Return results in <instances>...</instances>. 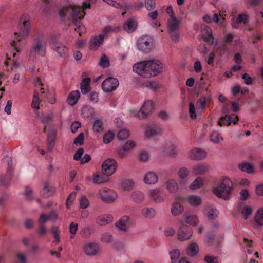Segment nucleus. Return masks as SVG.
I'll list each match as a JSON object with an SVG mask.
<instances>
[{
  "instance_id": "f257e3e1",
  "label": "nucleus",
  "mask_w": 263,
  "mask_h": 263,
  "mask_svg": "<svg viewBox=\"0 0 263 263\" xmlns=\"http://www.w3.org/2000/svg\"><path fill=\"white\" fill-rule=\"evenodd\" d=\"M90 7V4L87 3H84L82 8L71 5L64 7L59 11V16L63 21L71 22L70 28L77 33H84L85 27L81 24L80 21L85 14L84 10Z\"/></svg>"
},
{
  "instance_id": "f03ea898",
  "label": "nucleus",
  "mask_w": 263,
  "mask_h": 263,
  "mask_svg": "<svg viewBox=\"0 0 263 263\" xmlns=\"http://www.w3.org/2000/svg\"><path fill=\"white\" fill-rule=\"evenodd\" d=\"M233 189L232 182L229 178L224 177L214 187L213 192L217 197L226 200L230 199Z\"/></svg>"
},
{
  "instance_id": "7ed1b4c3",
  "label": "nucleus",
  "mask_w": 263,
  "mask_h": 263,
  "mask_svg": "<svg viewBox=\"0 0 263 263\" xmlns=\"http://www.w3.org/2000/svg\"><path fill=\"white\" fill-rule=\"evenodd\" d=\"M31 53H35L41 57H44L46 54V43L42 38L35 36L34 42L30 49Z\"/></svg>"
},
{
  "instance_id": "20e7f679",
  "label": "nucleus",
  "mask_w": 263,
  "mask_h": 263,
  "mask_svg": "<svg viewBox=\"0 0 263 263\" xmlns=\"http://www.w3.org/2000/svg\"><path fill=\"white\" fill-rule=\"evenodd\" d=\"M154 44L153 38L147 34H144L138 39L137 46L140 50L147 53L152 48Z\"/></svg>"
},
{
  "instance_id": "39448f33",
  "label": "nucleus",
  "mask_w": 263,
  "mask_h": 263,
  "mask_svg": "<svg viewBox=\"0 0 263 263\" xmlns=\"http://www.w3.org/2000/svg\"><path fill=\"white\" fill-rule=\"evenodd\" d=\"M49 44L50 47L55 50L61 57L66 55L68 49L62 43L59 41L55 34L51 35L49 38Z\"/></svg>"
},
{
  "instance_id": "423d86ee",
  "label": "nucleus",
  "mask_w": 263,
  "mask_h": 263,
  "mask_svg": "<svg viewBox=\"0 0 263 263\" xmlns=\"http://www.w3.org/2000/svg\"><path fill=\"white\" fill-rule=\"evenodd\" d=\"M149 78L154 77L162 72V63L158 60H151L146 61Z\"/></svg>"
},
{
  "instance_id": "0eeeda50",
  "label": "nucleus",
  "mask_w": 263,
  "mask_h": 263,
  "mask_svg": "<svg viewBox=\"0 0 263 263\" xmlns=\"http://www.w3.org/2000/svg\"><path fill=\"white\" fill-rule=\"evenodd\" d=\"M117 167L116 161L112 158L105 160L102 165V173L107 176L112 175Z\"/></svg>"
},
{
  "instance_id": "6e6552de",
  "label": "nucleus",
  "mask_w": 263,
  "mask_h": 263,
  "mask_svg": "<svg viewBox=\"0 0 263 263\" xmlns=\"http://www.w3.org/2000/svg\"><path fill=\"white\" fill-rule=\"evenodd\" d=\"M119 85V82L117 79L114 77H109L103 81L101 87L104 92H110L115 90Z\"/></svg>"
},
{
  "instance_id": "1a4fd4ad",
  "label": "nucleus",
  "mask_w": 263,
  "mask_h": 263,
  "mask_svg": "<svg viewBox=\"0 0 263 263\" xmlns=\"http://www.w3.org/2000/svg\"><path fill=\"white\" fill-rule=\"evenodd\" d=\"M154 110V106L151 101L144 102L141 110L138 112L137 117L139 119H144L148 117Z\"/></svg>"
},
{
  "instance_id": "9d476101",
  "label": "nucleus",
  "mask_w": 263,
  "mask_h": 263,
  "mask_svg": "<svg viewBox=\"0 0 263 263\" xmlns=\"http://www.w3.org/2000/svg\"><path fill=\"white\" fill-rule=\"evenodd\" d=\"M99 194L102 200L107 203L114 202L117 197V194L115 191L107 188L100 190Z\"/></svg>"
},
{
  "instance_id": "9b49d317",
  "label": "nucleus",
  "mask_w": 263,
  "mask_h": 263,
  "mask_svg": "<svg viewBox=\"0 0 263 263\" xmlns=\"http://www.w3.org/2000/svg\"><path fill=\"white\" fill-rule=\"evenodd\" d=\"M18 28L23 33H29L31 28V21L29 15L24 13L20 17Z\"/></svg>"
},
{
  "instance_id": "f8f14e48",
  "label": "nucleus",
  "mask_w": 263,
  "mask_h": 263,
  "mask_svg": "<svg viewBox=\"0 0 263 263\" xmlns=\"http://www.w3.org/2000/svg\"><path fill=\"white\" fill-rule=\"evenodd\" d=\"M133 70L142 77L145 78H149L148 76H147L148 72L147 70L146 61L140 62L135 64L133 66Z\"/></svg>"
},
{
  "instance_id": "ddd939ff",
  "label": "nucleus",
  "mask_w": 263,
  "mask_h": 263,
  "mask_svg": "<svg viewBox=\"0 0 263 263\" xmlns=\"http://www.w3.org/2000/svg\"><path fill=\"white\" fill-rule=\"evenodd\" d=\"M192 235V229L187 225H182L178 230V238L180 241H184L189 239Z\"/></svg>"
},
{
  "instance_id": "4468645a",
  "label": "nucleus",
  "mask_w": 263,
  "mask_h": 263,
  "mask_svg": "<svg viewBox=\"0 0 263 263\" xmlns=\"http://www.w3.org/2000/svg\"><path fill=\"white\" fill-rule=\"evenodd\" d=\"M182 22V18H177L175 15H172L167 21V27L172 32L178 31Z\"/></svg>"
},
{
  "instance_id": "2eb2a0df",
  "label": "nucleus",
  "mask_w": 263,
  "mask_h": 263,
  "mask_svg": "<svg viewBox=\"0 0 263 263\" xmlns=\"http://www.w3.org/2000/svg\"><path fill=\"white\" fill-rule=\"evenodd\" d=\"M206 153L201 149L195 148L190 152V157L192 160H200L205 158Z\"/></svg>"
},
{
  "instance_id": "dca6fc26",
  "label": "nucleus",
  "mask_w": 263,
  "mask_h": 263,
  "mask_svg": "<svg viewBox=\"0 0 263 263\" xmlns=\"http://www.w3.org/2000/svg\"><path fill=\"white\" fill-rule=\"evenodd\" d=\"M161 132V128L156 125H151L147 126L145 135L147 138H151L157 136Z\"/></svg>"
},
{
  "instance_id": "f3484780",
  "label": "nucleus",
  "mask_w": 263,
  "mask_h": 263,
  "mask_svg": "<svg viewBox=\"0 0 263 263\" xmlns=\"http://www.w3.org/2000/svg\"><path fill=\"white\" fill-rule=\"evenodd\" d=\"M138 25L137 21L133 18L126 20L123 25V29L125 31L134 32L136 30Z\"/></svg>"
},
{
  "instance_id": "a211bd4d",
  "label": "nucleus",
  "mask_w": 263,
  "mask_h": 263,
  "mask_svg": "<svg viewBox=\"0 0 263 263\" xmlns=\"http://www.w3.org/2000/svg\"><path fill=\"white\" fill-rule=\"evenodd\" d=\"M104 40V35L100 34L99 36H94L90 41V48L91 50H96L98 47L102 44Z\"/></svg>"
},
{
  "instance_id": "6ab92c4d",
  "label": "nucleus",
  "mask_w": 263,
  "mask_h": 263,
  "mask_svg": "<svg viewBox=\"0 0 263 263\" xmlns=\"http://www.w3.org/2000/svg\"><path fill=\"white\" fill-rule=\"evenodd\" d=\"M80 97L79 90L72 91L68 95L66 102L70 106L74 105L78 101Z\"/></svg>"
},
{
  "instance_id": "aec40b11",
  "label": "nucleus",
  "mask_w": 263,
  "mask_h": 263,
  "mask_svg": "<svg viewBox=\"0 0 263 263\" xmlns=\"http://www.w3.org/2000/svg\"><path fill=\"white\" fill-rule=\"evenodd\" d=\"M55 192L54 187L50 185L48 182H45L42 190V195L45 198H48L53 195Z\"/></svg>"
},
{
  "instance_id": "412c9836",
  "label": "nucleus",
  "mask_w": 263,
  "mask_h": 263,
  "mask_svg": "<svg viewBox=\"0 0 263 263\" xmlns=\"http://www.w3.org/2000/svg\"><path fill=\"white\" fill-rule=\"evenodd\" d=\"M57 133L55 131L49 132L47 135V145L48 151H51L55 145Z\"/></svg>"
},
{
  "instance_id": "4be33fe9",
  "label": "nucleus",
  "mask_w": 263,
  "mask_h": 263,
  "mask_svg": "<svg viewBox=\"0 0 263 263\" xmlns=\"http://www.w3.org/2000/svg\"><path fill=\"white\" fill-rule=\"evenodd\" d=\"M113 216L110 214L103 215L97 217L96 222L100 226H104L111 222Z\"/></svg>"
},
{
  "instance_id": "5701e85b",
  "label": "nucleus",
  "mask_w": 263,
  "mask_h": 263,
  "mask_svg": "<svg viewBox=\"0 0 263 263\" xmlns=\"http://www.w3.org/2000/svg\"><path fill=\"white\" fill-rule=\"evenodd\" d=\"M129 217L127 216L122 217L117 222L115 226L119 230L123 231H126L128 228Z\"/></svg>"
},
{
  "instance_id": "b1692460",
  "label": "nucleus",
  "mask_w": 263,
  "mask_h": 263,
  "mask_svg": "<svg viewBox=\"0 0 263 263\" xmlns=\"http://www.w3.org/2000/svg\"><path fill=\"white\" fill-rule=\"evenodd\" d=\"M98 247L96 243H90L83 248V251L87 255H95L98 251Z\"/></svg>"
},
{
  "instance_id": "393cba45",
  "label": "nucleus",
  "mask_w": 263,
  "mask_h": 263,
  "mask_svg": "<svg viewBox=\"0 0 263 263\" xmlns=\"http://www.w3.org/2000/svg\"><path fill=\"white\" fill-rule=\"evenodd\" d=\"M184 211L183 205L179 202H173L171 206V213L174 216L181 214Z\"/></svg>"
},
{
  "instance_id": "a878e982",
  "label": "nucleus",
  "mask_w": 263,
  "mask_h": 263,
  "mask_svg": "<svg viewBox=\"0 0 263 263\" xmlns=\"http://www.w3.org/2000/svg\"><path fill=\"white\" fill-rule=\"evenodd\" d=\"M13 169L11 166H9L6 176L0 177V184L2 185H8L11 179L13 174Z\"/></svg>"
},
{
  "instance_id": "bb28decb",
  "label": "nucleus",
  "mask_w": 263,
  "mask_h": 263,
  "mask_svg": "<svg viewBox=\"0 0 263 263\" xmlns=\"http://www.w3.org/2000/svg\"><path fill=\"white\" fill-rule=\"evenodd\" d=\"M91 79L89 77L83 79L80 84V88L81 92L83 94H86L89 92L91 90L90 86Z\"/></svg>"
},
{
  "instance_id": "cd10ccee",
  "label": "nucleus",
  "mask_w": 263,
  "mask_h": 263,
  "mask_svg": "<svg viewBox=\"0 0 263 263\" xmlns=\"http://www.w3.org/2000/svg\"><path fill=\"white\" fill-rule=\"evenodd\" d=\"M149 197L156 202H161L164 201V198L161 195L159 189H158L150 190Z\"/></svg>"
},
{
  "instance_id": "c85d7f7f",
  "label": "nucleus",
  "mask_w": 263,
  "mask_h": 263,
  "mask_svg": "<svg viewBox=\"0 0 263 263\" xmlns=\"http://www.w3.org/2000/svg\"><path fill=\"white\" fill-rule=\"evenodd\" d=\"M158 176L156 173L149 172L146 173L144 176V180L145 183L148 184H152L158 181Z\"/></svg>"
},
{
  "instance_id": "c756f323",
  "label": "nucleus",
  "mask_w": 263,
  "mask_h": 263,
  "mask_svg": "<svg viewBox=\"0 0 263 263\" xmlns=\"http://www.w3.org/2000/svg\"><path fill=\"white\" fill-rule=\"evenodd\" d=\"M189 204L193 206H197L201 204L202 200L200 197L198 196H189L185 199Z\"/></svg>"
},
{
  "instance_id": "7c9ffc66",
  "label": "nucleus",
  "mask_w": 263,
  "mask_h": 263,
  "mask_svg": "<svg viewBox=\"0 0 263 263\" xmlns=\"http://www.w3.org/2000/svg\"><path fill=\"white\" fill-rule=\"evenodd\" d=\"M167 190L171 193H175L178 190V186L177 182L174 179L168 180L165 183Z\"/></svg>"
},
{
  "instance_id": "2f4dec72",
  "label": "nucleus",
  "mask_w": 263,
  "mask_h": 263,
  "mask_svg": "<svg viewBox=\"0 0 263 263\" xmlns=\"http://www.w3.org/2000/svg\"><path fill=\"white\" fill-rule=\"evenodd\" d=\"M254 220L257 224L254 227L263 226V208L257 210L254 216Z\"/></svg>"
},
{
  "instance_id": "473e14b6",
  "label": "nucleus",
  "mask_w": 263,
  "mask_h": 263,
  "mask_svg": "<svg viewBox=\"0 0 263 263\" xmlns=\"http://www.w3.org/2000/svg\"><path fill=\"white\" fill-rule=\"evenodd\" d=\"M199 248L196 243H192L186 248V253L190 256H195L198 253Z\"/></svg>"
},
{
  "instance_id": "72a5a7b5",
  "label": "nucleus",
  "mask_w": 263,
  "mask_h": 263,
  "mask_svg": "<svg viewBox=\"0 0 263 263\" xmlns=\"http://www.w3.org/2000/svg\"><path fill=\"white\" fill-rule=\"evenodd\" d=\"M209 167L204 164L196 165L193 170V173L195 175H202L208 172Z\"/></svg>"
},
{
  "instance_id": "f704fd0d",
  "label": "nucleus",
  "mask_w": 263,
  "mask_h": 263,
  "mask_svg": "<svg viewBox=\"0 0 263 263\" xmlns=\"http://www.w3.org/2000/svg\"><path fill=\"white\" fill-rule=\"evenodd\" d=\"M238 168L242 172H247V173H252L254 172V166L252 164L247 163L243 162L238 165Z\"/></svg>"
},
{
  "instance_id": "c9c22d12",
  "label": "nucleus",
  "mask_w": 263,
  "mask_h": 263,
  "mask_svg": "<svg viewBox=\"0 0 263 263\" xmlns=\"http://www.w3.org/2000/svg\"><path fill=\"white\" fill-rule=\"evenodd\" d=\"M194 28L197 31H199L201 33H212V29L206 24H201L200 25L196 24Z\"/></svg>"
},
{
  "instance_id": "e433bc0d",
  "label": "nucleus",
  "mask_w": 263,
  "mask_h": 263,
  "mask_svg": "<svg viewBox=\"0 0 263 263\" xmlns=\"http://www.w3.org/2000/svg\"><path fill=\"white\" fill-rule=\"evenodd\" d=\"M51 9L50 0H42V5L41 7L42 12L45 15H48Z\"/></svg>"
},
{
  "instance_id": "4c0bfd02",
  "label": "nucleus",
  "mask_w": 263,
  "mask_h": 263,
  "mask_svg": "<svg viewBox=\"0 0 263 263\" xmlns=\"http://www.w3.org/2000/svg\"><path fill=\"white\" fill-rule=\"evenodd\" d=\"M131 198L136 203H140L144 200V196L141 192L135 191L132 193Z\"/></svg>"
},
{
  "instance_id": "58836bf2",
  "label": "nucleus",
  "mask_w": 263,
  "mask_h": 263,
  "mask_svg": "<svg viewBox=\"0 0 263 263\" xmlns=\"http://www.w3.org/2000/svg\"><path fill=\"white\" fill-rule=\"evenodd\" d=\"M231 118L230 116H228L226 115L224 117H221L218 122V124L219 126H229L232 122Z\"/></svg>"
},
{
  "instance_id": "ea45409f",
  "label": "nucleus",
  "mask_w": 263,
  "mask_h": 263,
  "mask_svg": "<svg viewBox=\"0 0 263 263\" xmlns=\"http://www.w3.org/2000/svg\"><path fill=\"white\" fill-rule=\"evenodd\" d=\"M99 65L103 68L108 67L110 66L109 59L105 54H103L101 57Z\"/></svg>"
},
{
  "instance_id": "a19ab883",
  "label": "nucleus",
  "mask_w": 263,
  "mask_h": 263,
  "mask_svg": "<svg viewBox=\"0 0 263 263\" xmlns=\"http://www.w3.org/2000/svg\"><path fill=\"white\" fill-rule=\"evenodd\" d=\"M142 215L146 217H153L156 214L155 209L153 208H146L142 210Z\"/></svg>"
},
{
  "instance_id": "79ce46f5",
  "label": "nucleus",
  "mask_w": 263,
  "mask_h": 263,
  "mask_svg": "<svg viewBox=\"0 0 263 263\" xmlns=\"http://www.w3.org/2000/svg\"><path fill=\"white\" fill-rule=\"evenodd\" d=\"M249 16L247 14L242 13L238 15V17L235 21L237 24H246L248 23Z\"/></svg>"
},
{
  "instance_id": "37998d69",
  "label": "nucleus",
  "mask_w": 263,
  "mask_h": 263,
  "mask_svg": "<svg viewBox=\"0 0 263 263\" xmlns=\"http://www.w3.org/2000/svg\"><path fill=\"white\" fill-rule=\"evenodd\" d=\"M185 221L186 223L193 226H196L199 222L197 217L195 215H190L187 216L185 219Z\"/></svg>"
},
{
  "instance_id": "c03bdc74",
  "label": "nucleus",
  "mask_w": 263,
  "mask_h": 263,
  "mask_svg": "<svg viewBox=\"0 0 263 263\" xmlns=\"http://www.w3.org/2000/svg\"><path fill=\"white\" fill-rule=\"evenodd\" d=\"M203 185V180L201 179V178H197L195 180V181L190 184V188L192 190H196L199 189Z\"/></svg>"
},
{
  "instance_id": "a18cd8bd",
  "label": "nucleus",
  "mask_w": 263,
  "mask_h": 263,
  "mask_svg": "<svg viewBox=\"0 0 263 263\" xmlns=\"http://www.w3.org/2000/svg\"><path fill=\"white\" fill-rule=\"evenodd\" d=\"M180 251L178 249H174L170 252V257L172 263L176 262L180 257Z\"/></svg>"
},
{
  "instance_id": "49530a36",
  "label": "nucleus",
  "mask_w": 263,
  "mask_h": 263,
  "mask_svg": "<svg viewBox=\"0 0 263 263\" xmlns=\"http://www.w3.org/2000/svg\"><path fill=\"white\" fill-rule=\"evenodd\" d=\"M129 136V131L125 129H121L117 134V138L120 140H124Z\"/></svg>"
},
{
  "instance_id": "de8ad7c7",
  "label": "nucleus",
  "mask_w": 263,
  "mask_h": 263,
  "mask_svg": "<svg viewBox=\"0 0 263 263\" xmlns=\"http://www.w3.org/2000/svg\"><path fill=\"white\" fill-rule=\"evenodd\" d=\"M93 129L97 133L101 132L103 130V122L100 119L96 120L93 123Z\"/></svg>"
},
{
  "instance_id": "09e8293b",
  "label": "nucleus",
  "mask_w": 263,
  "mask_h": 263,
  "mask_svg": "<svg viewBox=\"0 0 263 263\" xmlns=\"http://www.w3.org/2000/svg\"><path fill=\"white\" fill-rule=\"evenodd\" d=\"M24 195L25 199L27 200L30 201L33 199V191L30 187L28 186L25 187Z\"/></svg>"
},
{
  "instance_id": "8fccbe9b",
  "label": "nucleus",
  "mask_w": 263,
  "mask_h": 263,
  "mask_svg": "<svg viewBox=\"0 0 263 263\" xmlns=\"http://www.w3.org/2000/svg\"><path fill=\"white\" fill-rule=\"evenodd\" d=\"M241 214L245 219H247L252 213V209L250 206H245L241 211Z\"/></svg>"
},
{
  "instance_id": "3c124183",
  "label": "nucleus",
  "mask_w": 263,
  "mask_h": 263,
  "mask_svg": "<svg viewBox=\"0 0 263 263\" xmlns=\"http://www.w3.org/2000/svg\"><path fill=\"white\" fill-rule=\"evenodd\" d=\"M115 134L111 132L106 133L103 136V142L105 144H108L114 139Z\"/></svg>"
},
{
  "instance_id": "603ef678",
  "label": "nucleus",
  "mask_w": 263,
  "mask_h": 263,
  "mask_svg": "<svg viewBox=\"0 0 263 263\" xmlns=\"http://www.w3.org/2000/svg\"><path fill=\"white\" fill-rule=\"evenodd\" d=\"M201 39L208 44L211 45L214 43V38L213 34H203Z\"/></svg>"
},
{
  "instance_id": "864d4df0",
  "label": "nucleus",
  "mask_w": 263,
  "mask_h": 263,
  "mask_svg": "<svg viewBox=\"0 0 263 263\" xmlns=\"http://www.w3.org/2000/svg\"><path fill=\"white\" fill-rule=\"evenodd\" d=\"M210 139L211 141L215 143H218L219 142L220 139L222 140L223 138L222 137L220 136L219 134L217 132H213L210 135Z\"/></svg>"
},
{
  "instance_id": "5fc2aeb1",
  "label": "nucleus",
  "mask_w": 263,
  "mask_h": 263,
  "mask_svg": "<svg viewBox=\"0 0 263 263\" xmlns=\"http://www.w3.org/2000/svg\"><path fill=\"white\" fill-rule=\"evenodd\" d=\"M121 31V28L119 26L112 27L110 26H107L104 27L103 30L104 33L109 32H118Z\"/></svg>"
},
{
  "instance_id": "6e6d98bb",
  "label": "nucleus",
  "mask_w": 263,
  "mask_h": 263,
  "mask_svg": "<svg viewBox=\"0 0 263 263\" xmlns=\"http://www.w3.org/2000/svg\"><path fill=\"white\" fill-rule=\"evenodd\" d=\"M84 139V136L83 133H81L79 135L74 139L73 143L76 145L81 146L83 144Z\"/></svg>"
},
{
  "instance_id": "4d7b16f0",
  "label": "nucleus",
  "mask_w": 263,
  "mask_h": 263,
  "mask_svg": "<svg viewBox=\"0 0 263 263\" xmlns=\"http://www.w3.org/2000/svg\"><path fill=\"white\" fill-rule=\"evenodd\" d=\"M145 6L148 11L154 9L156 6L155 0H145Z\"/></svg>"
},
{
  "instance_id": "13d9d810",
  "label": "nucleus",
  "mask_w": 263,
  "mask_h": 263,
  "mask_svg": "<svg viewBox=\"0 0 263 263\" xmlns=\"http://www.w3.org/2000/svg\"><path fill=\"white\" fill-rule=\"evenodd\" d=\"M51 231L53 234V237L54 239L53 242H55L56 243H59L60 242V236H59V230H58V227H52Z\"/></svg>"
},
{
  "instance_id": "bf43d9fd",
  "label": "nucleus",
  "mask_w": 263,
  "mask_h": 263,
  "mask_svg": "<svg viewBox=\"0 0 263 263\" xmlns=\"http://www.w3.org/2000/svg\"><path fill=\"white\" fill-rule=\"evenodd\" d=\"M101 241L105 243H110L112 241V236L109 233H105L102 235Z\"/></svg>"
},
{
  "instance_id": "052dcab7",
  "label": "nucleus",
  "mask_w": 263,
  "mask_h": 263,
  "mask_svg": "<svg viewBox=\"0 0 263 263\" xmlns=\"http://www.w3.org/2000/svg\"><path fill=\"white\" fill-rule=\"evenodd\" d=\"M78 229V226L77 223L74 222H71L69 226V232L72 235L70 236V238H73L74 237V235L76 233Z\"/></svg>"
},
{
  "instance_id": "680f3d73",
  "label": "nucleus",
  "mask_w": 263,
  "mask_h": 263,
  "mask_svg": "<svg viewBox=\"0 0 263 263\" xmlns=\"http://www.w3.org/2000/svg\"><path fill=\"white\" fill-rule=\"evenodd\" d=\"M134 182L132 180L127 179L124 180L121 183V186L124 190H128L133 186Z\"/></svg>"
},
{
  "instance_id": "e2e57ef3",
  "label": "nucleus",
  "mask_w": 263,
  "mask_h": 263,
  "mask_svg": "<svg viewBox=\"0 0 263 263\" xmlns=\"http://www.w3.org/2000/svg\"><path fill=\"white\" fill-rule=\"evenodd\" d=\"M189 173V171L187 168L182 167L178 171V175L181 179H183L188 176Z\"/></svg>"
},
{
  "instance_id": "0e129e2a",
  "label": "nucleus",
  "mask_w": 263,
  "mask_h": 263,
  "mask_svg": "<svg viewBox=\"0 0 263 263\" xmlns=\"http://www.w3.org/2000/svg\"><path fill=\"white\" fill-rule=\"evenodd\" d=\"M89 202L85 196H83L80 200V207L83 209H85L89 206Z\"/></svg>"
},
{
  "instance_id": "69168bd1",
  "label": "nucleus",
  "mask_w": 263,
  "mask_h": 263,
  "mask_svg": "<svg viewBox=\"0 0 263 263\" xmlns=\"http://www.w3.org/2000/svg\"><path fill=\"white\" fill-rule=\"evenodd\" d=\"M92 181L95 184H101L104 183L105 180H104L100 175L94 174L92 178Z\"/></svg>"
},
{
  "instance_id": "338daca9",
  "label": "nucleus",
  "mask_w": 263,
  "mask_h": 263,
  "mask_svg": "<svg viewBox=\"0 0 263 263\" xmlns=\"http://www.w3.org/2000/svg\"><path fill=\"white\" fill-rule=\"evenodd\" d=\"M204 261L206 263H219L218 257L209 255L205 256Z\"/></svg>"
},
{
  "instance_id": "774afa93",
  "label": "nucleus",
  "mask_w": 263,
  "mask_h": 263,
  "mask_svg": "<svg viewBox=\"0 0 263 263\" xmlns=\"http://www.w3.org/2000/svg\"><path fill=\"white\" fill-rule=\"evenodd\" d=\"M136 146V143L133 141H128L123 145L124 149L128 151Z\"/></svg>"
}]
</instances>
